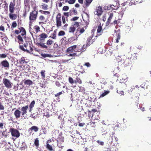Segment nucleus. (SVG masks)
Returning <instances> with one entry per match:
<instances>
[{
  "instance_id": "f257e3e1",
  "label": "nucleus",
  "mask_w": 151,
  "mask_h": 151,
  "mask_svg": "<svg viewBox=\"0 0 151 151\" xmlns=\"http://www.w3.org/2000/svg\"><path fill=\"white\" fill-rule=\"evenodd\" d=\"M17 38L19 44V48L20 49L28 53H30L29 50L27 49V47L29 46L30 51L32 52L34 50L32 42H30L27 40H25L24 42L23 38L25 40L26 38H24L23 36H22L21 35H18Z\"/></svg>"
},
{
  "instance_id": "f3484780",
  "label": "nucleus",
  "mask_w": 151,
  "mask_h": 151,
  "mask_svg": "<svg viewBox=\"0 0 151 151\" xmlns=\"http://www.w3.org/2000/svg\"><path fill=\"white\" fill-rule=\"evenodd\" d=\"M62 132L60 133L57 138V142L62 143L64 141V137L63 136Z\"/></svg>"
},
{
  "instance_id": "a878e982",
  "label": "nucleus",
  "mask_w": 151,
  "mask_h": 151,
  "mask_svg": "<svg viewBox=\"0 0 151 151\" xmlns=\"http://www.w3.org/2000/svg\"><path fill=\"white\" fill-rule=\"evenodd\" d=\"M35 104V101L34 100L29 105V112H30L32 110V108L34 107Z\"/></svg>"
},
{
  "instance_id": "0eeeda50",
  "label": "nucleus",
  "mask_w": 151,
  "mask_h": 151,
  "mask_svg": "<svg viewBox=\"0 0 151 151\" xmlns=\"http://www.w3.org/2000/svg\"><path fill=\"white\" fill-rule=\"evenodd\" d=\"M0 66L2 68H4L6 70H7L9 68V64L7 60H4L1 62Z\"/></svg>"
},
{
  "instance_id": "13d9d810",
  "label": "nucleus",
  "mask_w": 151,
  "mask_h": 151,
  "mask_svg": "<svg viewBox=\"0 0 151 151\" xmlns=\"http://www.w3.org/2000/svg\"><path fill=\"white\" fill-rule=\"evenodd\" d=\"M69 55H68V56H73V57H75L77 56V53H76L75 52L72 53H68Z\"/></svg>"
},
{
  "instance_id": "e433bc0d",
  "label": "nucleus",
  "mask_w": 151,
  "mask_h": 151,
  "mask_svg": "<svg viewBox=\"0 0 151 151\" xmlns=\"http://www.w3.org/2000/svg\"><path fill=\"white\" fill-rule=\"evenodd\" d=\"M93 0H86L85 2V5L87 7L89 6L90 3L92 2Z\"/></svg>"
},
{
  "instance_id": "680f3d73",
  "label": "nucleus",
  "mask_w": 151,
  "mask_h": 151,
  "mask_svg": "<svg viewBox=\"0 0 151 151\" xmlns=\"http://www.w3.org/2000/svg\"><path fill=\"white\" fill-rule=\"evenodd\" d=\"M62 92L64 93V91H62L61 92H60L56 94L55 95V96L56 97H58L60 95H61L62 93Z\"/></svg>"
},
{
  "instance_id": "c85d7f7f",
  "label": "nucleus",
  "mask_w": 151,
  "mask_h": 151,
  "mask_svg": "<svg viewBox=\"0 0 151 151\" xmlns=\"http://www.w3.org/2000/svg\"><path fill=\"white\" fill-rule=\"evenodd\" d=\"M137 53H134L131 55L130 59L132 61L134 60H136L137 59Z\"/></svg>"
},
{
  "instance_id": "69168bd1",
  "label": "nucleus",
  "mask_w": 151,
  "mask_h": 151,
  "mask_svg": "<svg viewBox=\"0 0 151 151\" xmlns=\"http://www.w3.org/2000/svg\"><path fill=\"white\" fill-rule=\"evenodd\" d=\"M117 92L119 94L121 95H124V92L123 91H119L118 90H117Z\"/></svg>"
},
{
  "instance_id": "39448f33",
  "label": "nucleus",
  "mask_w": 151,
  "mask_h": 151,
  "mask_svg": "<svg viewBox=\"0 0 151 151\" xmlns=\"http://www.w3.org/2000/svg\"><path fill=\"white\" fill-rule=\"evenodd\" d=\"M9 131L11 132L12 136L15 137V139H14V138H12V139L13 140H15L16 138H18L20 136L19 131L16 129L12 128H10Z\"/></svg>"
},
{
  "instance_id": "774afa93",
  "label": "nucleus",
  "mask_w": 151,
  "mask_h": 151,
  "mask_svg": "<svg viewBox=\"0 0 151 151\" xmlns=\"http://www.w3.org/2000/svg\"><path fill=\"white\" fill-rule=\"evenodd\" d=\"M118 23V20H115L113 22L110 23L111 24H114L115 25L116 24H117Z\"/></svg>"
},
{
  "instance_id": "72a5a7b5",
  "label": "nucleus",
  "mask_w": 151,
  "mask_h": 151,
  "mask_svg": "<svg viewBox=\"0 0 151 151\" xmlns=\"http://www.w3.org/2000/svg\"><path fill=\"white\" fill-rule=\"evenodd\" d=\"M46 148L50 151H53V149L52 146L50 145L49 144H46Z\"/></svg>"
},
{
  "instance_id": "09e8293b",
  "label": "nucleus",
  "mask_w": 151,
  "mask_h": 151,
  "mask_svg": "<svg viewBox=\"0 0 151 151\" xmlns=\"http://www.w3.org/2000/svg\"><path fill=\"white\" fill-rule=\"evenodd\" d=\"M42 9L44 10H47L48 9V6L45 4H43L42 5Z\"/></svg>"
},
{
  "instance_id": "4c0bfd02",
  "label": "nucleus",
  "mask_w": 151,
  "mask_h": 151,
  "mask_svg": "<svg viewBox=\"0 0 151 151\" xmlns=\"http://www.w3.org/2000/svg\"><path fill=\"white\" fill-rule=\"evenodd\" d=\"M109 91H104V92L102 93L100 96V97H103L109 93Z\"/></svg>"
},
{
  "instance_id": "4468645a",
  "label": "nucleus",
  "mask_w": 151,
  "mask_h": 151,
  "mask_svg": "<svg viewBox=\"0 0 151 151\" xmlns=\"http://www.w3.org/2000/svg\"><path fill=\"white\" fill-rule=\"evenodd\" d=\"M39 130V128L37 126H32L30 128L28 129V132H29V134H32L33 131L36 132H37Z\"/></svg>"
},
{
  "instance_id": "f03ea898",
  "label": "nucleus",
  "mask_w": 151,
  "mask_h": 151,
  "mask_svg": "<svg viewBox=\"0 0 151 151\" xmlns=\"http://www.w3.org/2000/svg\"><path fill=\"white\" fill-rule=\"evenodd\" d=\"M15 0H13L12 1H11L10 3L9 7V17L12 20H15L17 17V14L14 13L15 9Z\"/></svg>"
},
{
  "instance_id": "338daca9",
  "label": "nucleus",
  "mask_w": 151,
  "mask_h": 151,
  "mask_svg": "<svg viewBox=\"0 0 151 151\" xmlns=\"http://www.w3.org/2000/svg\"><path fill=\"white\" fill-rule=\"evenodd\" d=\"M0 31H1L4 32L5 31L4 27L2 25H1L0 26Z\"/></svg>"
},
{
  "instance_id": "4d7b16f0",
  "label": "nucleus",
  "mask_w": 151,
  "mask_h": 151,
  "mask_svg": "<svg viewBox=\"0 0 151 151\" xmlns=\"http://www.w3.org/2000/svg\"><path fill=\"white\" fill-rule=\"evenodd\" d=\"M34 29H35L36 32H37L40 31V28L38 26H35L34 27Z\"/></svg>"
},
{
  "instance_id": "8fccbe9b",
  "label": "nucleus",
  "mask_w": 151,
  "mask_h": 151,
  "mask_svg": "<svg viewBox=\"0 0 151 151\" xmlns=\"http://www.w3.org/2000/svg\"><path fill=\"white\" fill-rule=\"evenodd\" d=\"M68 81L71 84H73L74 83H75L74 81L73 80V79L71 77H70L68 78Z\"/></svg>"
},
{
  "instance_id": "9d476101",
  "label": "nucleus",
  "mask_w": 151,
  "mask_h": 151,
  "mask_svg": "<svg viewBox=\"0 0 151 151\" xmlns=\"http://www.w3.org/2000/svg\"><path fill=\"white\" fill-rule=\"evenodd\" d=\"M75 34L76 37L72 36L68 39V41L69 43L73 44L74 43V41H75L77 40L78 37V34L77 31L76 32Z\"/></svg>"
},
{
  "instance_id": "412c9836",
  "label": "nucleus",
  "mask_w": 151,
  "mask_h": 151,
  "mask_svg": "<svg viewBox=\"0 0 151 151\" xmlns=\"http://www.w3.org/2000/svg\"><path fill=\"white\" fill-rule=\"evenodd\" d=\"M132 60L129 58H126L123 62L125 66H128L129 65H130L132 63Z\"/></svg>"
},
{
  "instance_id": "7ed1b4c3",
  "label": "nucleus",
  "mask_w": 151,
  "mask_h": 151,
  "mask_svg": "<svg viewBox=\"0 0 151 151\" xmlns=\"http://www.w3.org/2000/svg\"><path fill=\"white\" fill-rule=\"evenodd\" d=\"M33 10L31 12L29 13V20H31L33 21H35L37 19L38 12L36 10V7H34L33 8Z\"/></svg>"
},
{
  "instance_id": "1a4fd4ad",
  "label": "nucleus",
  "mask_w": 151,
  "mask_h": 151,
  "mask_svg": "<svg viewBox=\"0 0 151 151\" xmlns=\"http://www.w3.org/2000/svg\"><path fill=\"white\" fill-rule=\"evenodd\" d=\"M38 19L40 21L39 22L40 25L42 24H45L47 21V19L42 15H41L39 16Z\"/></svg>"
},
{
  "instance_id": "cd10ccee",
  "label": "nucleus",
  "mask_w": 151,
  "mask_h": 151,
  "mask_svg": "<svg viewBox=\"0 0 151 151\" xmlns=\"http://www.w3.org/2000/svg\"><path fill=\"white\" fill-rule=\"evenodd\" d=\"M27 62L26 61L25 58L24 57H22L19 60V63L21 65L26 63Z\"/></svg>"
},
{
  "instance_id": "0e129e2a",
  "label": "nucleus",
  "mask_w": 151,
  "mask_h": 151,
  "mask_svg": "<svg viewBox=\"0 0 151 151\" xmlns=\"http://www.w3.org/2000/svg\"><path fill=\"white\" fill-rule=\"evenodd\" d=\"M79 17H75L71 19V21H75L77 20L79 18Z\"/></svg>"
},
{
  "instance_id": "423d86ee",
  "label": "nucleus",
  "mask_w": 151,
  "mask_h": 151,
  "mask_svg": "<svg viewBox=\"0 0 151 151\" xmlns=\"http://www.w3.org/2000/svg\"><path fill=\"white\" fill-rule=\"evenodd\" d=\"M61 14L60 13H58L56 17V26L57 27L59 28L62 26Z\"/></svg>"
},
{
  "instance_id": "f704fd0d",
  "label": "nucleus",
  "mask_w": 151,
  "mask_h": 151,
  "mask_svg": "<svg viewBox=\"0 0 151 151\" xmlns=\"http://www.w3.org/2000/svg\"><path fill=\"white\" fill-rule=\"evenodd\" d=\"M30 1V0H25L24 1V4L25 6H27L29 7V9H30V6L29 3Z\"/></svg>"
},
{
  "instance_id": "f8f14e48",
  "label": "nucleus",
  "mask_w": 151,
  "mask_h": 151,
  "mask_svg": "<svg viewBox=\"0 0 151 151\" xmlns=\"http://www.w3.org/2000/svg\"><path fill=\"white\" fill-rule=\"evenodd\" d=\"M93 37V35H92L91 36H90L88 37L87 41L86 44L87 46H89L91 45L95 41L94 40L95 39H92V38Z\"/></svg>"
},
{
  "instance_id": "864d4df0",
  "label": "nucleus",
  "mask_w": 151,
  "mask_h": 151,
  "mask_svg": "<svg viewBox=\"0 0 151 151\" xmlns=\"http://www.w3.org/2000/svg\"><path fill=\"white\" fill-rule=\"evenodd\" d=\"M61 18L63 23L64 24H65L66 22V19L65 17L64 16H61Z\"/></svg>"
},
{
  "instance_id": "6e6552de",
  "label": "nucleus",
  "mask_w": 151,
  "mask_h": 151,
  "mask_svg": "<svg viewBox=\"0 0 151 151\" xmlns=\"http://www.w3.org/2000/svg\"><path fill=\"white\" fill-rule=\"evenodd\" d=\"M3 83L7 88H10L12 87V83L8 79L6 78H4L3 80Z\"/></svg>"
},
{
  "instance_id": "3c124183",
  "label": "nucleus",
  "mask_w": 151,
  "mask_h": 151,
  "mask_svg": "<svg viewBox=\"0 0 151 151\" xmlns=\"http://www.w3.org/2000/svg\"><path fill=\"white\" fill-rule=\"evenodd\" d=\"M65 32L63 31H60L58 34V35L59 36H62L65 35Z\"/></svg>"
},
{
  "instance_id": "6ab92c4d",
  "label": "nucleus",
  "mask_w": 151,
  "mask_h": 151,
  "mask_svg": "<svg viewBox=\"0 0 151 151\" xmlns=\"http://www.w3.org/2000/svg\"><path fill=\"white\" fill-rule=\"evenodd\" d=\"M28 106L27 105L24 106H23L22 107L21 110L22 111L21 114L22 116H24V115L26 114L27 113V110L28 109Z\"/></svg>"
},
{
  "instance_id": "5701e85b",
  "label": "nucleus",
  "mask_w": 151,
  "mask_h": 151,
  "mask_svg": "<svg viewBox=\"0 0 151 151\" xmlns=\"http://www.w3.org/2000/svg\"><path fill=\"white\" fill-rule=\"evenodd\" d=\"M116 2V6H114V5H111L110 7L113 10L117 9L118 8L119 5V0H114Z\"/></svg>"
},
{
  "instance_id": "6e6d98bb",
  "label": "nucleus",
  "mask_w": 151,
  "mask_h": 151,
  "mask_svg": "<svg viewBox=\"0 0 151 151\" xmlns=\"http://www.w3.org/2000/svg\"><path fill=\"white\" fill-rule=\"evenodd\" d=\"M7 57V55L5 54H0V58H4Z\"/></svg>"
},
{
  "instance_id": "dca6fc26",
  "label": "nucleus",
  "mask_w": 151,
  "mask_h": 151,
  "mask_svg": "<svg viewBox=\"0 0 151 151\" xmlns=\"http://www.w3.org/2000/svg\"><path fill=\"white\" fill-rule=\"evenodd\" d=\"M18 29L20 30V33H21V35L22 36H23L24 38H26V32L25 29L23 27H18Z\"/></svg>"
},
{
  "instance_id": "aec40b11",
  "label": "nucleus",
  "mask_w": 151,
  "mask_h": 151,
  "mask_svg": "<svg viewBox=\"0 0 151 151\" xmlns=\"http://www.w3.org/2000/svg\"><path fill=\"white\" fill-rule=\"evenodd\" d=\"M55 84L58 87L60 88L61 86H62L63 88H65V89L67 90L68 89V87L66 86V84L63 83V84H61L58 81H56Z\"/></svg>"
},
{
  "instance_id": "bf43d9fd",
  "label": "nucleus",
  "mask_w": 151,
  "mask_h": 151,
  "mask_svg": "<svg viewBox=\"0 0 151 151\" xmlns=\"http://www.w3.org/2000/svg\"><path fill=\"white\" fill-rule=\"evenodd\" d=\"M119 77V75L116 73L114 75V76L113 78L114 77L115 80H117L118 79V78Z\"/></svg>"
},
{
  "instance_id": "ea45409f",
  "label": "nucleus",
  "mask_w": 151,
  "mask_h": 151,
  "mask_svg": "<svg viewBox=\"0 0 151 151\" xmlns=\"http://www.w3.org/2000/svg\"><path fill=\"white\" fill-rule=\"evenodd\" d=\"M39 12L42 14H50V12L48 11H44L42 10H40Z\"/></svg>"
},
{
  "instance_id": "58836bf2",
  "label": "nucleus",
  "mask_w": 151,
  "mask_h": 151,
  "mask_svg": "<svg viewBox=\"0 0 151 151\" xmlns=\"http://www.w3.org/2000/svg\"><path fill=\"white\" fill-rule=\"evenodd\" d=\"M17 23L16 21H14L12 22L11 27L12 29H13L16 27L17 26Z\"/></svg>"
},
{
  "instance_id": "bb28decb",
  "label": "nucleus",
  "mask_w": 151,
  "mask_h": 151,
  "mask_svg": "<svg viewBox=\"0 0 151 151\" xmlns=\"http://www.w3.org/2000/svg\"><path fill=\"white\" fill-rule=\"evenodd\" d=\"M22 145H21V146L20 147V150H21V151H24L25 150V149L27 148V146L25 143L24 142H23L22 143Z\"/></svg>"
},
{
  "instance_id": "c03bdc74",
  "label": "nucleus",
  "mask_w": 151,
  "mask_h": 151,
  "mask_svg": "<svg viewBox=\"0 0 151 151\" xmlns=\"http://www.w3.org/2000/svg\"><path fill=\"white\" fill-rule=\"evenodd\" d=\"M55 32V31H54ZM49 37H51L53 39H56V36L55 34V32H53L51 34Z\"/></svg>"
},
{
  "instance_id": "b1692460",
  "label": "nucleus",
  "mask_w": 151,
  "mask_h": 151,
  "mask_svg": "<svg viewBox=\"0 0 151 151\" xmlns=\"http://www.w3.org/2000/svg\"><path fill=\"white\" fill-rule=\"evenodd\" d=\"M70 16H73L76 15L77 14V11L74 8L71 9L69 11Z\"/></svg>"
},
{
  "instance_id": "20e7f679",
  "label": "nucleus",
  "mask_w": 151,
  "mask_h": 151,
  "mask_svg": "<svg viewBox=\"0 0 151 151\" xmlns=\"http://www.w3.org/2000/svg\"><path fill=\"white\" fill-rule=\"evenodd\" d=\"M53 43V41L50 39L48 40L46 42L47 45H45V43H42L40 42V43H38V45H39L41 47L47 50H50V47H49V46L52 45Z\"/></svg>"
},
{
  "instance_id": "a18cd8bd",
  "label": "nucleus",
  "mask_w": 151,
  "mask_h": 151,
  "mask_svg": "<svg viewBox=\"0 0 151 151\" xmlns=\"http://www.w3.org/2000/svg\"><path fill=\"white\" fill-rule=\"evenodd\" d=\"M116 35H117V38L116 40V42L118 43L119 42V40L120 39V33H119L118 34L116 33Z\"/></svg>"
},
{
  "instance_id": "9b49d317",
  "label": "nucleus",
  "mask_w": 151,
  "mask_h": 151,
  "mask_svg": "<svg viewBox=\"0 0 151 151\" xmlns=\"http://www.w3.org/2000/svg\"><path fill=\"white\" fill-rule=\"evenodd\" d=\"M103 12L101 7L99 6L96 8L94 13L98 16H100L102 14Z\"/></svg>"
},
{
  "instance_id": "ddd939ff",
  "label": "nucleus",
  "mask_w": 151,
  "mask_h": 151,
  "mask_svg": "<svg viewBox=\"0 0 151 151\" xmlns=\"http://www.w3.org/2000/svg\"><path fill=\"white\" fill-rule=\"evenodd\" d=\"M77 47L76 45H74L72 46H71L68 47L67 49V52L68 54L70 53L74 52L75 51H76V50Z\"/></svg>"
},
{
  "instance_id": "5fc2aeb1",
  "label": "nucleus",
  "mask_w": 151,
  "mask_h": 151,
  "mask_svg": "<svg viewBox=\"0 0 151 151\" xmlns=\"http://www.w3.org/2000/svg\"><path fill=\"white\" fill-rule=\"evenodd\" d=\"M85 31V29L84 27L82 28L79 31V34H78V36L79 35H80L81 34L83 33Z\"/></svg>"
},
{
  "instance_id": "2f4dec72",
  "label": "nucleus",
  "mask_w": 151,
  "mask_h": 151,
  "mask_svg": "<svg viewBox=\"0 0 151 151\" xmlns=\"http://www.w3.org/2000/svg\"><path fill=\"white\" fill-rule=\"evenodd\" d=\"M76 28L74 27H71L69 29V32L70 33H74V32L75 31Z\"/></svg>"
},
{
  "instance_id": "052dcab7",
  "label": "nucleus",
  "mask_w": 151,
  "mask_h": 151,
  "mask_svg": "<svg viewBox=\"0 0 151 151\" xmlns=\"http://www.w3.org/2000/svg\"><path fill=\"white\" fill-rule=\"evenodd\" d=\"M69 9V7L68 6H65L63 8V10L64 11H67Z\"/></svg>"
},
{
  "instance_id": "a19ab883",
  "label": "nucleus",
  "mask_w": 151,
  "mask_h": 151,
  "mask_svg": "<svg viewBox=\"0 0 151 151\" xmlns=\"http://www.w3.org/2000/svg\"><path fill=\"white\" fill-rule=\"evenodd\" d=\"M79 23H80L77 22H75L73 23V26L76 28V27H78L79 26Z\"/></svg>"
},
{
  "instance_id": "603ef678",
  "label": "nucleus",
  "mask_w": 151,
  "mask_h": 151,
  "mask_svg": "<svg viewBox=\"0 0 151 151\" xmlns=\"http://www.w3.org/2000/svg\"><path fill=\"white\" fill-rule=\"evenodd\" d=\"M45 70H42L41 72V74L42 78H44L45 77Z\"/></svg>"
},
{
  "instance_id": "a211bd4d",
  "label": "nucleus",
  "mask_w": 151,
  "mask_h": 151,
  "mask_svg": "<svg viewBox=\"0 0 151 151\" xmlns=\"http://www.w3.org/2000/svg\"><path fill=\"white\" fill-rule=\"evenodd\" d=\"M103 30L102 29V27L101 26V24L100 23L98 27L97 32L98 34L100 33L101 34L99 35L97 34V35L95 36V37H96V38L97 37L101 35V34L103 33Z\"/></svg>"
},
{
  "instance_id": "c9c22d12",
  "label": "nucleus",
  "mask_w": 151,
  "mask_h": 151,
  "mask_svg": "<svg viewBox=\"0 0 151 151\" xmlns=\"http://www.w3.org/2000/svg\"><path fill=\"white\" fill-rule=\"evenodd\" d=\"M85 106L86 108H90L91 107V102L88 101L86 102V103L85 104Z\"/></svg>"
},
{
  "instance_id": "37998d69",
  "label": "nucleus",
  "mask_w": 151,
  "mask_h": 151,
  "mask_svg": "<svg viewBox=\"0 0 151 151\" xmlns=\"http://www.w3.org/2000/svg\"><path fill=\"white\" fill-rule=\"evenodd\" d=\"M70 13L69 12H64L63 13V15L65 17H66V21H68V17L69 16H70Z\"/></svg>"
},
{
  "instance_id": "4be33fe9",
  "label": "nucleus",
  "mask_w": 151,
  "mask_h": 151,
  "mask_svg": "<svg viewBox=\"0 0 151 151\" xmlns=\"http://www.w3.org/2000/svg\"><path fill=\"white\" fill-rule=\"evenodd\" d=\"M21 111L19 109H16L14 112V114L16 119L19 118L21 116Z\"/></svg>"
},
{
  "instance_id": "393cba45",
  "label": "nucleus",
  "mask_w": 151,
  "mask_h": 151,
  "mask_svg": "<svg viewBox=\"0 0 151 151\" xmlns=\"http://www.w3.org/2000/svg\"><path fill=\"white\" fill-rule=\"evenodd\" d=\"M113 16L112 13H110L109 18L108 19L107 22H106V26L109 25V24L110 23L111 19H112Z\"/></svg>"
},
{
  "instance_id": "49530a36",
  "label": "nucleus",
  "mask_w": 151,
  "mask_h": 151,
  "mask_svg": "<svg viewBox=\"0 0 151 151\" xmlns=\"http://www.w3.org/2000/svg\"><path fill=\"white\" fill-rule=\"evenodd\" d=\"M41 56L44 58H45L47 57H50L51 55L48 54H43L42 53L41 55Z\"/></svg>"
},
{
  "instance_id": "c756f323",
  "label": "nucleus",
  "mask_w": 151,
  "mask_h": 151,
  "mask_svg": "<svg viewBox=\"0 0 151 151\" xmlns=\"http://www.w3.org/2000/svg\"><path fill=\"white\" fill-rule=\"evenodd\" d=\"M127 78V76L125 74H122L120 77V79L121 81H125Z\"/></svg>"
},
{
  "instance_id": "473e14b6",
  "label": "nucleus",
  "mask_w": 151,
  "mask_h": 151,
  "mask_svg": "<svg viewBox=\"0 0 151 151\" xmlns=\"http://www.w3.org/2000/svg\"><path fill=\"white\" fill-rule=\"evenodd\" d=\"M75 83H78L79 84H81L82 83L81 80L80 78L77 77L74 80Z\"/></svg>"
},
{
  "instance_id": "e2e57ef3",
  "label": "nucleus",
  "mask_w": 151,
  "mask_h": 151,
  "mask_svg": "<svg viewBox=\"0 0 151 151\" xmlns=\"http://www.w3.org/2000/svg\"><path fill=\"white\" fill-rule=\"evenodd\" d=\"M76 0H70L68 2L70 4H73L75 3Z\"/></svg>"
},
{
  "instance_id": "2eb2a0df",
  "label": "nucleus",
  "mask_w": 151,
  "mask_h": 151,
  "mask_svg": "<svg viewBox=\"0 0 151 151\" xmlns=\"http://www.w3.org/2000/svg\"><path fill=\"white\" fill-rule=\"evenodd\" d=\"M39 39L40 41L42 43L43 42L45 39L47 37V35L44 33H43L40 35L39 36Z\"/></svg>"
},
{
  "instance_id": "7c9ffc66",
  "label": "nucleus",
  "mask_w": 151,
  "mask_h": 151,
  "mask_svg": "<svg viewBox=\"0 0 151 151\" xmlns=\"http://www.w3.org/2000/svg\"><path fill=\"white\" fill-rule=\"evenodd\" d=\"M24 83L25 85H30L33 84V82L32 81L28 79L24 81Z\"/></svg>"
},
{
  "instance_id": "79ce46f5",
  "label": "nucleus",
  "mask_w": 151,
  "mask_h": 151,
  "mask_svg": "<svg viewBox=\"0 0 151 151\" xmlns=\"http://www.w3.org/2000/svg\"><path fill=\"white\" fill-rule=\"evenodd\" d=\"M34 144L37 147H38L39 146V141L38 138H37L35 139Z\"/></svg>"
},
{
  "instance_id": "de8ad7c7",
  "label": "nucleus",
  "mask_w": 151,
  "mask_h": 151,
  "mask_svg": "<svg viewBox=\"0 0 151 151\" xmlns=\"http://www.w3.org/2000/svg\"><path fill=\"white\" fill-rule=\"evenodd\" d=\"M89 46H87V44L86 45H83L82 48H81V51H82V52H83L86 50V49L87 47H88Z\"/></svg>"
}]
</instances>
